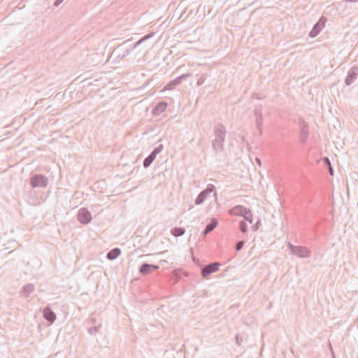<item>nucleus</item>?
Segmentation results:
<instances>
[{
    "label": "nucleus",
    "instance_id": "nucleus-16",
    "mask_svg": "<svg viewBox=\"0 0 358 358\" xmlns=\"http://www.w3.org/2000/svg\"><path fill=\"white\" fill-rule=\"evenodd\" d=\"M35 290V286L32 283L24 285L20 289V294L22 296L27 298Z\"/></svg>",
    "mask_w": 358,
    "mask_h": 358
},
{
    "label": "nucleus",
    "instance_id": "nucleus-24",
    "mask_svg": "<svg viewBox=\"0 0 358 358\" xmlns=\"http://www.w3.org/2000/svg\"><path fill=\"white\" fill-rule=\"evenodd\" d=\"M101 325L91 327L88 329L87 331L90 335H95L100 329Z\"/></svg>",
    "mask_w": 358,
    "mask_h": 358
},
{
    "label": "nucleus",
    "instance_id": "nucleus-25",
    "mask_svg": "<svg viewBox=\"0 0 358 358\" xmlns=\"http://www.w3.org/2000/svg\"><path fill=\"white\" fill-rule=\"evenodd\" d=\"M206 78H207L206 74H201L197 80V85H199V86L202 85L204 83Z\"/></svg>",
    "mask_w": 358,
    "mask_h": 358
},
{
    "label": "nucleus",
    "instance_id": "nucleus-22",
    "mask_svg": "<svg viewBox=\"0 0 358 358\" xmlns=\"http://www.w3.org/2000/svg\"><path fill=\"white\" fill-rule=\"evenodd\" d=\"M243 218L248 221L250 224H252V221H253V215H252V211L248 208V210H246V212L244 214V216H243Z\"/></svg>",
    "mask_w": 358,
    "mask_h": 358
},
{
    "label": "nucleus",
    "instance_id": "nucleus-5",
    "mask_svg": "<svg viewBox=\"0 0 358 358\" xmlns=\"http://www.w3.org/2000/svg\"><path fill=\"white\" fill-rule=\"evenodd\" d=\"M164 148L162 144H160L155 147L154 150L150 153V155L143 160V166L145 168L149 167L152 162L155 159L157 155L160 153Z\"/></svg>",
    "mask_w": 358,
    "mask_h": 358
},
{
    "label": "nucleus",
    "instance_id": "nucleus-27",
    "mask_svg": "<svg viewBox=\"0 0 358 358\" xmlns=\"http://www.w3.org/2000/svg\"><path fill=\"white\" fill-rule=\"evenodd\" d=\"M155 35V33L154 32H152V33H149L146 35H145L144 36H143L141 39V41L144 42L145 41L152 38L153 36Z\"/></svg>",
    "mask_w": 358,
    "mask_h": 358
},
{
    "label": "nucleus",
    "instance_id": "nucleus-14",
    "mask_svg": "<svg viewBox=\"0 0 358 358\" xmlns=\"http://www.w3.org/2000/svg\"><path fill=\"white\" fill-rule=\"evenodd\" d=\"M324 24L325 21H324L322 18H320V20L316 24H315L312 30L310 31L309 36L311 38H315L317 36L324 28Z\"/></svg>",
    "mask_w": 358,
    "mask_h": 358
},
{
    "label": "nucleus",
    "instance_id": "nucleus-1",
    "mask_svg": "<svg viewBox=\"0 0 358 358\" xmlns=\"http://www.w3.org/2000/svg\"><path fill=\"white\" fill-rule=\"evenodd\" d=\"M227 130L225 127L218 123L214 128L215 138L212 141V145L215 151H222L224 148V142L225 141Z\"/></svg>",
    "mask_w": 358,
    "mask_h": 358
},
{
    "label": "nucleus",
    "instance_id": "nucleus-9",
    "mask_svg": "<svg viewBox=\"0 0 358 358\" xmlns=\"http://www.w3.org/2000/svg\"><path fill=\"white\" fill-rule=\"evenodd\" d=\"M190 76L189 73L182 74L180 76H178L175 79L171 80L165 87L164 90H171L174 89L177 85L180 84L182 80H185Z\"/></svg>",
    "mask_w": 358,
    "mask_h": 358
},
{
    "label": "nucleus",
    "instance_id": "nucleus-6",
    "mask_svg": "<svg viewBox=\"0 0 358 358\" xmlns=\"http://www.w3.org/2000/svg\"><path fill=\"white\" fill-rule=\"evenodd\" d=\"M221 264L219 262H213L206 265L201 268V275L203 278H208L211 273H215L219 270Z\"/></svg>",
    "mask_w": 358,
    "mask_h": 358
},
{
    "label": "nucleus",
    "instance_id": "nucleus-2",
    "mask_svg": "<svg viewBox=\"0 0 358 358\" xmlns=\"http://www.w3.org/2000/svg\"><path fill=\"white\" fill-rule=\"evenodd\" d=\"M292 254L300 258H308L310 256L311 252L308 248L304 246H296L289 243L287 244Z\"/></svg>",
    "mask_w": 358,
    "mask_h": 358
},
{
    "label": "nucleus",
    "instance_id": "nucleus-13",
    "mask_svg": "<svg viewBox=\"0 0 358 358\" xmlns=\"http://www.w3.org/2000/svg\"><path fill=\"white\" fill-rule=\"evenodd\" d=\"M248 210L247 208L242 205H237L228 210V213L232 216H239L243 217L245 213Z\"/></svg>",
    "mask_w": 358,
    "mask_h": 358
},
{
    "label": "nucleus",
    "instance_id": "nucleus-30",
    "mask_svg": "<svg viewBox=\"0 0 358 358\" xmlns=\"http://www.w3.org/2000/svg\"><path fill=\"white\" fill-rule=\"evenodd\" d=\"M259 226H260V221L258 220L255 224H253L252 226V229L254 231H256L259 229Z\"/></svg>",
    "mask_w": 358,
    "mask_h": 358
},
{
    "label": "nucleus",
    "instance_id": "nucleus-26",
    "mask_svg": "<svg viewBox=\"0 0 358 358\" xmlns=\"http://www.w3.org/2000/svg\"><path fill=\"white\" fill-rule=\"evenodd\" d=\"M244 244H245V242L243 241H238L236 243V246H235L236 250H237V251L241 250L243 248Z\"/></svg>",
    "mask_w": 358,
    "mask_h": 358
},
{
    "label": "nucleus",
    "instance_id": "nucleus-32",
    "mask_svg": "<svg viewBox=\"0 0 358 358\" xmlns=\"http://www.w3.org/2000/svg\"><path fill=\"white\" fill-rule=\"evenodd\" d=\"M64 0H55L54 5L55 6H58L60 3L63 2Z\"/></svg>",
    "mask_w": 358,
    "mask_h": 358
},
{
    "label": "nucleus",
    "instance_id": "nucleus-17",
    "mask_svg": "<svg viewBox=\"0 0 358 358\" xmlns=\"http://www.w3.org/2000/svg\"><path fill=\"white\" fill-rule=\"evenodd\" d=\"M43 317L47 321H48L50 323L54 322L57 318L56 314L52 310V309L49 306L44 308Z\"/></svg>",
    "mask_w": 358,
    "mask_h": 358
},
{
    "label": "nucleus",
    "instance_id": "nucleus-7",
    "mask_svg": "<svg viewBox=\"0 0 358 358\" xmlns=\"http://www.w3.org/2000/svg\"><path fill=\"white\" fill-rule=\"evenodd\" d=\"M78 220L83 224H87L92 220L91 213L86 208H81L77 214Z\"/></svg>",
    "mask_w": 358,
    "mask_h": 358
},
{
    "label": "nucleus",
    "instance_id": "nucleus-35",
    "mask_svg": "<svg viewBox=\"0 0 358 358\" xmlns=\"http://www.w3.org/2000/svg\"><path fill=\"white\" fill-rule=\"evenodd\" d=\"M343 1H346V2H350V3H354V2H357L358 0H342Z\"/></svg>",
    "mask_w": 358,
    "mask_h": 358
},
{
    "label": "nucleus",
    "instance_id": "nucleus-19",
    "mask_svg": "<svg viewBox=\"0 0 358 358\" xmlns=\"http://www.w3.org/2000/svg\"><path fill=\"white\" fill-rule=\"evenodd\" d=\"M218 224V221L216 218H213L209 223L207 224L204 231H203V236L207 235L210 232L214 230Z\"/></svg>",
    "mask_w": 358,
    "mask_h": 358
},
{
    "label": "nucleus",
    "instance_id": "nucleus-15",
    "mask_svg": "<svg viewBox=\"0 0 358 358\" xmlns=\"http://www.w3.org/2000/svg\"><path fill=\"white\" fill-rule=\"evenodd\" d=\"M358 66H354L348 73L345 83L346 85H350L357 77Z\"/></svg>",
    "mask_w": 358,
    "mask_h": 358
},
{
    "label": "nucleus",
    "instance_id": "nucleus-28",
    "mask_svg": "<svg viewBox=\"0 0 358 358\" xmlns=\"http://www.w3.org/2000/svg\"><path fill=\"white\" fill-rule=\"evenodd\" d=\"M143 41H141V39L138 40L137 42L133 43L132 45H130L129 47V48H131V51L137 48L140 44H141Z\"/></svg>",
    "mask_w": 358,
    "mask_h": 358
},
{
    "label": "nucleus",
    "instance_id": "nucleus-4",
    "mask_svg": "<svg viewBox=\"0 0 358 358\" xmlns=\"http://www.w3.org/2000/svg\"><path fill=\"white\" fill-rule=\"evenodd\" d=\"M48 184V179L45 176L41 174L34 175L30 178V185L31 187H45Z\"/></svg>",
    "mask_w": 358,
    "mask_h": 358
},
{
    "label": "nucleus",
    "instance_id": "nucleus-33",
    "mask_svg": "<svg viewBox=\"0 0 358 358\" xmlns=\"http://www.w3.org/2000/svg\"><path fill=\"white\" fill-rule=\"evenodd\" d=\"M328 168H329V173H330L331 176H333V175H334V169H333V168H332V166H331V165H330V166H328Z\"/></svg>",
    "mask_w": 358,
    "mask_h": 358
},
{
    "label": "nucleus",
    "instance_id": "nucleus-8",
    "mask_svg": "<svg viewBox=\"0 0 358 358\" xmlns=\"http://www.w3.org/2000/svg\"><path fill=\"white\" fill-rule=\"evenodd\" d=\"M130 41L131 39H128L117 47L116 51L122 52L117 55V58H118L119 59H122L124 57H125L131 53V48H129V46H126L127 44Z\"/></svg>",
    "mask_w": 358,
    "mask_h": 358
},
{
    "label": "nucleus",
    "instance_id": "nucleus-29",
    "mask_svg": "<svg viewBox=\"0 0 358 358\" xmlns=\"http://www.w3.org/2000/svg\"><path fill=\"white\" fill-rule=\"evenodd\" d=\"M235 340H236V343L238 345H241L242 342H243V339L241 337H240V336L238 334H236L235 336Z\"/></svg>",
    "mask_w": 358,
    "mask_h": 358
},
{
    "label": "nucleus",
    "instance_id": "nucleus-20",
    "mask_svg": "<svg viewBox=\"0 0 358 358\" xmlns=\"http://www.w3.org/2000/svg\"><path fill=\"white\" fill-rule=\"evenodd\" d=\"M121 253V250L118 248H115L110 250L106 255V257L109 260H114L118 257Z\"/></svg>",
    "mask_w": 358,
    "mask_h": 358
},
{
    "label": "nucleus",
    "instance_id": "nucleus-31",
    "mask_svg": "<svg viewBox=\"0 0 358 358\" xmlns=\"http://www.w3.org/2000/svg\"><path fill=\"white\" fill-rule=\"evenodd\" d=\"M323 162L327 166H330L331 164V162L329 160V159L327 157H324L323 158Z\"/></svg>",
    "mask_w": 358,
    "mask_h": 358
},
{
    "label": "nucleus",
    "instance_id": "nucleus-11",
    "mask_svg": "<svg viewBox=\"0 0 358 358\" xmlns=\"http://www.w3.org/2000/svg\"><path fill=\"white\" fill-rule=\"evenodd\" d=\"M254 114L256 117V127L259 134H262L263 132V115L261 111V108L256 107L254 110Z\"/></svg>",
    "mask_w": 358,
    "mask_h": 358
},
{
    "label": "nucleus",
    "instance_id": "nucleus-3",
    "mask_svg": "<svg viewBox=\"0 0 358 358\" xmlns=\"http://www.w3.org/2000/svg\"><path fill=\"white\" fill-rule=\"evenodd\" d=\"M215 187L212 184H209L206 189H204L203 190H202L199 194L198 196H196L195 201H194V203L196 205V206H199V205H201V203H203L204 202V201L206 199V198L208 197V196L214 192V196L216 197L217 196V192L215 191Z\"/></svg>",
    "mask_w": 358,
    "mask_h": 358
},
{
    "label": "nucleus",
    "instance_id": "nucleus-23",
    "mask_svg": "<svg viewBox=\"0 0 358 358\" xmlns=\"http://www.w3.org/2000/svg\"><path fill=\"white\" fill-rule=\"evenodd\" d=\"M239 230L243 234L247 233L248 225L245 221L242 220L239 222Z\"/></svg>",
    "mask_w": 358,
    "mask_h": 358
},
{
    "label": "nucleus",
    "instance_id": "nucleus-12",
    "mask_svg": "<svg viewBox=\"0 0 358 358\" xmlns=\"http://www.w3.org/2000/svg\"><path fill=\"white\" fill-rule=\"evenodd\" d=\"M159 268V266L158 265L143 263L139 268V273L145 275Z\"/></svg>",
    "mask_w": 358,
    "mask_h": 358
},
{
    "label": "nucleus",
    "instance_id": "nucleus-34",
    "mask_svg": "<svg viewBox=\"0 0 358 358\" xmlns=\"http://www.w3.org/2000/svg\"><path fill=\"white\" fill-rule=\"evenodd\" d=\"M255 161H256L257 164L259 166H261V165H262V162H261V160H260V159H259V158L257 157V158L255 159Z\"/></svg>",
    "mask_w": 358,
    "mask_h": 358
},
{
    "label": "nucleus",
    "instance_id": "nucleus-10",
    "mask_svg": "<svg viewBox=\"0 0 358 358\" xmlns=\"http://www.w3.org/2000/svg\"><path fill=\"white\" fill-rule=\"evenodd\" d=\"M299 126L301 141L303 143H305L307 141L309 136L308 125L303 120H300Z\"/></svg>",
    "mask_w": 358,
    "mask_h": 358
},
{
    "label": "nucleus",
    "instance_id": "nucleus-18",
    "mask_svg": "<svg viewBox=\"0 0 358 358\" xmlns=\"http://www.w3.org/2000/svg\"><path fill=\"white\" fill-rule=\"evenodd\" d=\"M167 103L165 101H161L158 103L152 109V114L154 115H158L164 112L167 108Z\"/></svg>",
    "mask_w": 358,
    "mask_h": 358
},
{
    "label": "nucleus",
    "instance_id": "nucleus-21",
    "mask_svg": "<svg viewBox=\"0 0 358 358\" xmlns=\"http://www.w3.org/2000/svg\"><path fill=\"white\" fill-rule=\"evenodd\" d=\"M185 233V229L182 227H174L171 229V234L175 237L182 236Z\"/></svg>",
    "mask_w": 358,
    "mask_h": 358
}]
</instances>
